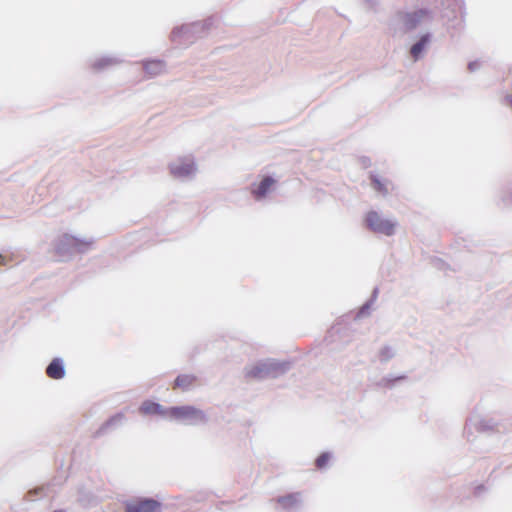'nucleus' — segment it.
Here are the masks:
<instances>
[{"label": "nucleus", "instance_id": "423d86ee", "mask_svg": "<svg viewBox=\"0 0 512 512\" xmlns=\"http://www.w3.org/2000/svg\"><path fill=\"white\" fill-rule=\"evenodd\" d=\"M169 171L174 178L185 180L194 176L196 165L192 158H178L169 164Z\"/></svg>", "mask_w": 512, "mask_h": 512}, {"label": "nucleus", "instance_id": "7c9ffc66", "mask_svg": "<svg viewBox=\"0 0 512 512\" xmlns=\"http://www.w3.org/2000/svg\"><path fill=\"white\" fill-rule=\"evenodd\" d=\"M505 102L512 108V94L505 97Z\"/></svg>", "mask_w": 512, "mask_h": 512}, {"label": "nucleus", "instance_id": "dca6fc26", "mask_svg": "<svg viewBox=\"0 0 512 512\" xmlns=\"http://www.w3.org/2000/svg\"><path fill=\"white\" fill-rule=\"evenodd\" d=\"M125 416L123 413H116L115 415L108 418L95 432V437H101L105 435L109 430L120 426L123 423Z\"/></svg>", "mask_w": 512, "mask_h": 512}, {"label": "nucleus", "instance_id": "a211bd4d", "mask_svg": "<svg viewBox=\"0 0 512 512\" xmlns=\"http://www.w3.org/2000/svg\"><path fill=\"white\" fill-rule=\"evenodd\" d=\"M197 378L191 374H180L174 380V388H180L187 391L196 382Z\"/></svg>", "mask_w": 512, "mask_h": 512}, {"label": "nucleus", "instance_id": "f03ea898", "mask_svg": "<svg viewBox=\"0 0 512 512\" xmlns=\"http://www.w3.org/2000/svg\"><path fill=\"white\" fill-rule=\"evenodd\" d=\"M212 25L213 17H208L203 21L176 26L171 31L170 40L177 44H191L206 35Z\"/></svg>", "mask_w": 512, "mask_h": 512}, {"label": "nucleus", "instance_id": "cd10ccee", "mask_svg": "<svg viewBox=\"0 0 512 512\" xmlns=\"http://www.w3.org/2000/svg\"><path fill=\"white\" fill-rule=\"evenodd\" d=\"M377 296H378V288H377V287H375V288L373 289V291H372V295H371V297H370L368 300H369V301H371L372 303H374V302H375V300H376V298H377Z\"/></svg>", "mask_w": 512, "mask_h": 512}, {"label": "nucleus", "instance_id": "a878e982", "mask_svg": "<svg viewBox=\"0 0 512 512\" xmlns=\"http://www.w3.org/2000/svg\"><path fill=\"white\" fill-rule=\"evenodd\" d=\"M480 66H481L480 62L475 60V61H470L468 63L467 68L470 72H475L476 70H478L480 68Z\"/></svg>", "mask_w": 512, "mask_h": 512}, {"label": "nucleus", "instance_id": "0eeeda50", "mask_svg": "<svg viewBox=\"0 0 512 512\" xmlns=\"http://www.w3.org/2000/svg\"><path fill=\"white\" fill-rule=\"evenodd\" d=\"M399 19L404 24L406 31L415 29L421 22L433 19V13L428 8H421L410 13H399Z\"/></svg>", "mask_w": 512, "mask_h": 512}, {"label": "nucleus", "instance_id": "393cba45", "mask_svg": "<svg viewBox=\"0 0 512 512\" xmlns=\"http://www.w3.org/2000/svg\"><path fill=\"white\" fill-rule=\"evenodd\" d=\"M373 305V303L369 300H367L359 309L358 313H357V317H363L367 314H369V310L371 308V306Z\"/></svg>", "mask_w": 512, "mask_h": 512}, {"label": "nucleus", "instance_id": "9d476101", "mask_svg": "<svg viewBox=\"0 0 512 512\" xmlns=\"http://www.w3.org/2000/svg\"><path fill=\"white\" fill-rule=\"evenodd\" d=\"M162 504L153 498H142L136 504H128L126 512H161Z\"/></svg>", "mask_w": 512, "mask_h": 512}, {"label": "nucleus", "instance_id": "f8f14e48", "mask_svg": "<svg viewBox=\"0 0 512 512\" xmlns=\"http://www.w3.org/2000/svg\"><path fill=\"white\" fill-rule=\"evenodd\" d=\"M46 375L54 380H60L65 377L66 370L64 361L60 357H55L46 367Z\"/></svg>", "mask_w": 512, "mask_h": 512}, {"label": "nucleus", "instance_id": "20e7f679", "mask_svg": "<svg viewBox=\"0 0 512 512\" xmlns=\"http://www.w3.org/2000/svg\"><path fill=\"white\" fill-rule=\"evenodd\" d=\"M169 418L183 421L188 425H202L208 422L206 413L192 405L168 407Z\"/></svg>", "mask_w": 512, "mask_h": 512}, {"label": "nucleus", "instance_id": "2f4dec72", "mask_svg": "<svg viewBox=\"0 0 512 512\" xmlns=\"http://www.w3.org/2000/svg\"><path fill=\"white\" fill-rule=\"evenodd\" d=\"M362 164L365 166V167H368L371 162H370V159L369 158H363L362 159Z\"/></svg>", "mask_w": 512, "mask_h": 512}, {"label": "nucleus", "instance_id": "4468645a", "mask_svg": "<svg viewBox=\"0 0 512 512\" xmlns=\"http://www.w3.org/2000/svg\"><path fill=\"white\" fill-rule=\"evenodd\" d=\"M122 62H123V60L117 56H103V57L95 59L91 63V68H92V70H94L96 72H101L110 67L116 66Z\"/></svg>", "mask_w": 512, "mask_h": 512}, {"label": "nucleus", "instance_id": "f3484780", "mask_svg": "<svg viewBox=\"0 0 512 512\" xmlns=\"http://www.w3.org/2000/svg\"><path fill=\"white\" fill-rule=\"evenodd\" d=\"M369 179L372 188L383 196L389 194V186L391 182L388 179H381L375 172H370Z\"/></svg>", "mask_w": 512, "mask_h": 512}, {"label": "nucleus", "instance_id": "5701e85b", "mask_svg": "<svg viewBox=\"0 0 512 512\" xmlns=\"http://www.w3.org/2000/svg\"><path fill=\"white\" fill-rule=\"evenodd\" d=\"M395 356V351L392 347L390 346H384L383 348H381V350L379 351V360L382 362V363H386L388 362L389 360H391L393 357Z\"/></svg>", "mask_w": 512, "mask_h": 512}, {"label": "nucleus", "instance_id": "9b49d317", "mask_svg": "<svg viewBox=\"0 0 512 512\" xmlns=\"http://www.w3.org/2000/svg\"><path fill=\"white\" fill-rule=\"evenodd\" d=\"M432 35L427 32L420 36V38L410 47L409 53L412 59L416 62L420 60L431 43Z\"/></svg>", "mask_w": 512, "mask_h": 512}, {"label": "nucleus", "instance_id": "c85d7f7f", "mask_svg": "<svg viewBox=\"0 0 512 512\" xmlns=\"http://www.w3.org/2000/svg\"><path fill=\"white\" fill-rule=\"evenodd\" d=\"M434 265L437 266L438 268H443L445 263L441 260V259H436L434 260Z\"/></svg>", "mask_w": 512, "mask_h": 512}, {"label": "nucleus", "instance_id": "1a4fd4ad", "mask_svg": "<svg viewBox=\"0 0 512 512\" xmlns=\"http://www.w3.org/2000/svg\"><path fill=\"white\" fill-rule=\"evenodd\" d=\"M498 423L492 418H469L465 425V433L470 434V429L474 427L478 432H493L497 429Z\"/></svg>", "mask_w": 512, "mask_h": 512}, {"label": "nucleus", "instance_id": "b1692460", "mask_svg": "<svg viewBox=\"0 0 512 512\" xmlns=\"http://www.w3.org/2000/svg\"><path fill=\"white\" fill-rule=\"evenodd\" d=\"M331 453L330 452H323L321 453L315 460V465L318 469H323L331 459Z\"/></svg>", "mask_w": 512, "mask_h": 512}, {"label": "nucleus", "instance_id": "7ed1b4c3", "mask_svg": "<svg viewBox=\"0 0 512 512\" xmlns=\"http://www.w3.org/2000/svg\"><path fill=\"white\" fill-rule=\"evenodd\" d=\"M93 243L94 240L92 238L81 239L70 234H64L59 238L55 249L59 256L69 258L75 254L87 253Z\"/></svg>", "mask_w": 512, "mask_h": 512}, {"label": "nucleus", "instance_id": "412c9836", "mask_svg": "<svg viewBox=\"0 0 512 512\" xmlns=\"http://www.w3.org/2000/svg\"><path fill=\"white\" fill-rule=\"evenodd\" d=\"M22 261V258L14 253V252H10V251H5V252H2L0 253V265H8V264H18Z\"/></svg>", "mask_w": 512, "mask_h": 512}, {"label": "nucleus", "instance_id": "bb28decb", "mask_svg": "<svg viewBox=\"0 0 512 512\" xmlns=\"http://www.w3.org/2000/svg\"><path fill=\"white\" fill-rule=\"evenodd\" d=\"M485 489H486L485 486L483 484H481V485H478V486H476L474 488V492L473 493H474L475 496H480L482 494V492L485 491Z\"/></svg>", "mask_w": 512, "mask_h": 512}, {"label": "nucleus", "instance_id": "6ab92c4d", "mask_svg": "<svg viewBox=\"0 0 512 512\" xmlns=\"http://www.w3.org/2000/svg\"><path fill=\"white\" fill-rule=\"evenodd\" d=\"M165 69V63L162 60H149L144 62V70L150 76L159 75Z\"/></svg>", "mask_w": 512, "mask_h": 512}, {"label": "nucleus", "instance_id": "4be33fe9", "mask_svg": "<svg viewBox=\"0 0 512 512\" xmlns=\"http://www.w3.org/2000/svg\"><path fill=\"white\" fill-rule=\"evenodd\" d=\"M499 198V205H501L503 208L512 207V189H503L500 192Z\"/></svg>", "mask_w": 512, "mask_h": 512}, {"label": "nucleus", "instance_id": "ddd939ff", "mask_svg": "<svg viewBox=\"0 0 512 512\" xmlns=\"http://www.w3.org/2000/svg\"><path fill=\"white\" fill-rule=\"evenodd\" d=\"M139 411L143 415H160L169 418L168 408L151 400H145L139 407Z\"/></svg>", "mask_w": 512, "mask_h": 512}, {"label": "nucleus", "instance_id": "6e6552de", "mask_svg": "<svg viewBox=\"0 0 512 512\" xmlns=\"http://www.w3.org/2000/svg\"><path fill=\"white\" fill-rule=\"evenodd\" d=\"M276 502L285 512H297L302 507V495L299 492L288 493L277 497Z\"/></svg>", "mask_w": 512, "mask_h": 512}, {"label": "nucleus", "instance_id": "aec40b11", "mask_svg": "<svg viewBox=\"0 0 512 512\" xmlns=\"http://www.w3.org/2000/svg\"><path fill=\"white\" fill-rule=\"evenodd\" d=\"M406 378L407 377L405 375H400V376H396V377H394L392 375H388V376L381 378L379 381H377L375 383V386L378 388L392 389L397 382L403 381Z\"/></svg>", "mask_w": 512, "mask_h": 512}, {"label": "nucleus", "instance_id": "2eb2a0df", "mask_svg": "<svg viewBox=\"0 0 512 512\" xmlns=\"http://www.w3.org/2000/svg\"><path fill=\"white\" fill-rule=\"evenodd\" d=\"M275 183V180L271 176H264L263 179L256 185L252 186V194L256 200L264 198L271 189V186Z\"/></svg>", "mask_w": 512, "mask_h": 512}, {"label": "nucleus", "instance_id": "f257e3e1", "mask_svg": "<svg viewBox=\"0 0 512 512\" xmlns=\"http://www.w3.org/2000/svg\"><path fill=\"white\" fill-rule=\"evenodd\" d=\"M292 367L290 361H279L268 358L260 360L251 366H246L245 377L249 379L264 380L268 378H278L287 373Z\"/></svg>", "mask_w": 512, "mask_h": 512}, {"label": "nucleus", "instance_id": "c756f323", "mask_svg": "<svg viewBox=\"0 0 512 512\" xmlns=\"http://www.w3.org/2000/svg\"><path fill=\"white\" fill-rule=\"evenodd\" d=\"M370 8H374L377 4V0H365Z\"/></svg>", "mask_w": 512, "mask_h": 512}, {"label": "nucleus", "instance_id": "39448f33", "mask_svg": "<svg viewBox=\"0 0 512 512\" xmlns=\"http://www.w3.org/2000/svg\"><path fill=\"white\" fill-rule=\"evenodd\" d=\"M365 223L367 228L374 233L383 234L385 236H392L395 233L396 223L382 218L376 211L367 213Z\"/></svg>", "mask_w": 512, "mask_h": 512}]
</instances>
